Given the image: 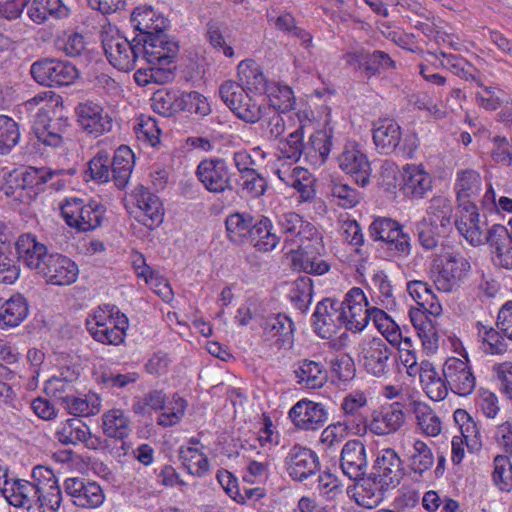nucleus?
I'll return each mask as SVG.
<instances>
[{"instance_id":"f257e3e1","label":"nucleus","mask_w":512,"mask_h":512,"mask_svg":"<svg viewBox=\"0 0 512 512\" xmlns=\"http://www.w3.org/2000/svg\"><path fill=\"white\" fill-rule=\"evenodd\" d=\"M349 296L350 290L341 302L336 299L325 298L317 304L313 314V325L319 337L330 339L342 326L355 332V328L350 325V320H352L350 306L353 304L348 302Z\"/></svg>"},{"instance_id":"f03ea898","label":"nucleus","mask_w":512,"mask_h":512,"mask_svg":"<svg viewBox=\"0 0 512 512\" xmlns=\"http://www.w3.org/2000/svg\"><path fill=\"white\" fill-rule=\"evenodd\" d=\"M102 47L108 62L124 72L133 70L141 53V41L135 37L129 41L118 30L106 28L101 33Z\"/></svg>"},{"instance_id":"7ed1b4c3","label":"nucleus","mask_w":512,"mask_h":512,"mask_svg":"<svg viewBox=\"0 0 512 512\" xmlns=\"http://www.w3.org/2000/svg\"><path fill=\"white\" fill-rule=\"evenodd\" d=\"M433 268L436 271L434 283L437 289L452 293L467 278L471 265L462 253L447 251L433 260Z\"/></svg>"},{"instance_id":"20e7f679","label":"nucleus","mask_w":512,"mask_h":512,"mask_svg":"<svg viewBox=\"0 0 512 512\" xmlns=\"http://www.w3.org/2000/svg\"><path fill=\"white\" fill-rule=\"evenodd\" d=\"M60 209L66 224L81 232L100 227L106 213V207L100 201L89 200L85 203L80 198L66 199Z\"/></svg>"},{"instance_id":"39448f33","label":"nucleus","mask_w":512,"mask_h":512,"mask_svg":"<svg viewBox=\"0 0 512 512\" xmlns=\"http://www.w3.org/2000/svg\"><path fill=\"white\" fill-rule=\"evenodd\" d=\"M30 74L34 81L42 86L61 87L73 84L79 76V71L69 61L42 58L31 65Z\"/></svg>"},{"instance_id":"423d86ee","label":"nucleus","mask_w":512,"mask_h":512,"mask_svg":"<svg viewBox=\"0 0 512 512\" xmlns=\"http://www.w3.org/2000/svg\"><path fill=\"white\" fill-rule=\"evenodd\" d=\"M281 236L289 252L303 251L309 248V242L319 239L316 227L305 221L299 214L289 212L279 219Z\"/></svg>"},{"instance_id":"0eeeda50","label":"nucleus","mask_w":512,"mask_h":512,"mask_svg":"<svg viewBox=\"0 0 512 512\" xmlns=\"http://www.w3.org/2000/svg\"><path fill=\"white\" fill-rule=\"evenodd\" d=\"M349 297L348 302L353 304L350 306V311H352L350 325L355 328V332L362 331L370 320L382 332L389 330L390 325L395 324L391 317L382 309L369 307L367 297L361 288L353 287L350 289Z\"/></svg>"},{"instance_id":"6e6552de","label":"nucleus","mask_w":512,"mask_h":512,"mask_svg":"<svg viewBox=\"0 0 512 512\" xmlns=\"http://www.w3.org/2000/svg\"><path fill=\"white\" fill-rule=\"evenodd\" d=\"M141 41L143 59L150 65H172L179 54L180 46L165 30L152 36L138 37Z\"/></svg>"},{"instance_id":"1a4fd4ad","label":"nucleus","mask_w":512,"mask_h":512,"mask_svg":"<svg viewBox=\"0 0 512 512\" xmlns=\"http://www.w3.org/2000/svg\"><path fill=\"white\" fill-rule=\"evenodd\" d=\"M343 59L347 65L361 70L368 78L397 67L388 53L381 50L371 51L363 47L346 52Z\"/></svg>"},{"instance_id":"9d476101","label":"nucleus","mask_w":512,"mask_h":512,"mask_svg":"<svg viewBox=\"0 0 512 512\" xmlns=\"http://www.w3.org/2000/svg\"><path fill=\"white\" fill-rule=\"evenodd\" d=\"M392 349L379 337L361 344L360 361L366 372L374 377H385L390 371Z\"/></svg>"},{"instance_id":"9b49d317","label":"nucleus","mask_w":512,"mask_h":512,"mask_svg":"<svg viewBox=\"0 0 512 512\" xmlns=\"http://www.w3.org/2000/svg\"><path fill=\"white\" fill-rule=\"evenodd\" d=\"M199 181L212 193L234 191L226 161L221 158L202 160L196 171Z\"/></svg>"},{"instance_id":"f8f14e48","label":"nucleus","mask_w":512,"mask_h":512,"mask_svg":"<svg viewBox=\"0 0 512 512\" xmlns=\"http://www.w3.org/2000/svg\"><path fill=\"white\" fill-rule=\"evenodd\" d=\"M405 419L403 404L393 402L379 411H374L369 422L365 417H360V422L364 432L369 429L373 434L382 436L398 431L404 425Z\"/></svg>"},{"instance_id":"ddd939ff","label":"nucleus","mask_w":512,"mask_h":512,"mask_svg":"<svg viewBox=\"0 0 512 512\" xmlns=\"http://www.w3.org/2000/svg\"><path fill=\"white\" fill-rule=\"evenodd\" d=\"M47 257L36 273L45 278L48 284L64 286L77 280L79 270L74 261L57 252Z\"/></svg>"},{"instance_id":"4468645a","label":"nucleus","mask_w":512,"mask_h":512,"mask_svg":"<svg viewBox=\"0 0 512 512\" xmlns=\"http://www.w3.org/2000/svg\"><path fill=\"white\" fill-rule=\"evenodd\" d=\"M288 475L295 481L302 482L320 470L319 457L313 450L295 444L285 457Z\"/></svg>"},{"instance_id":"2eb2a0df","label":"nucleus","mask_w":512,"mask_h":512,"mask_svg":"<svg viewBox=\"0 0 512 512\" xmlns=\"http://www.w3.org/2000/svg\"><path fill=\"white\" fill-rule=\"evenodd\" d=\"M64 491L75 506L85 509L97 508L105 499L100 485L84 478H67L64 481Z\"/></svg>"},{"instance_id":"dca6fc26","label":"nucleus","mask_w":512,"mask_h":512,"mask_svg":"<svg viewBox=\"0 0 512 512\" xmlns=\"http://www.w3.org/2000/svg\"><path fill=\"white\" fill-rule=\"evenodd\" d=\"M442 374L453 393L468 396L473 392L476 379L466 361L456 357L448 358L443 365Z\"/></svg>"},{"instance_id":"f3484780","label":"nucleus","mask_w":512,"mask_h":512,"mask_svg":"<svg viewBox=\"0 0 512 512\" xmlns=\"http://www.w3.org/2000/svg\"><path fill=\"white\" fill-rule=\"evenodd\" d=\"M370 474L378 478L382 487H397L405 475L403 463L395 450L388 448L379 452Z\"/></svg>"},{"instance_id":"a211bd4d","label":"nucleus","mask_w":512,"mask_h":512,"mask_svg":"<svg viewBox=\"0 0 512 512\" xmlns=\"http://www.w3.org/2000/svg\"><path fill=\"white\" fill-rule=\"evenodd\" d=\"M75 111L80 127L93 137H99L112 128L111 117L99 104L89 101L80 103Z\"/></svg>"},{"instance_id":"6ab92c4d","label":"nucleus","mask_w":512,"mask_h":512,"mask_svg":"<svg viewBox=\"0 0 512 512\" xmlns=\"http://www.w3.org/2000/svg\"><path fill=\"white\" fill-rule=\"evenodd\" d=\"M289 417L299 429L317 430L325 425L328 414L321 403L302 399L290 409Z\"/></svg>"},{"instance_id":"aec40b11","label":"nucleus","mask_w":512,"mask_h":512,"mask_svg":"<svg viewBox=\"0 0 512 512\" xmlns=\"http://www.w3.org/2000/svg\"><path fill=\"white\" fill-rule=\"evenodd\" d=\"M265 341L277 349H289L293 345L294 324L285 314H272L261 324Z\"/></svg>"},{"instance_id":"412c9836","label":"nucleus","mask_w":512,"mask_h":512,"mask_svg":"<svg viewBox=\"0 0 512 512\" xmlns=\"http://www.w3.org/2000/svg\"><path fill=\"white\" fill-rule=\"evenodd\" d=\"M339 167L355 182L364 187L370 181L371 164L366 154L357 146H346L337 158Z\"/></svg>"},{"instance_id":"4be33fe9","label":"nucleus","mask_w":512,"mask_h":512,"mask_svg":"<svg viewBox=\"0 0 512 512\" xmlns=\"http://www.w3.org/2000/svg\"><path fill=\"white\" fill-rule=\"evenodd\" d=\"M340 467L344 475L352 481H359L366 475V448L360 440H349L345 443L341 450Z\"/></svg>"},{"instance_id":"5701e85b","label":"nucleus","mask_w":512,"mask_h":512,"mask_svg":"<svg viewBox=\"0 0 512 512\" xmlns=\"http://www.w3.org/2000/svg\"><path fill=\"white\" fill-rule=\"evenodd\" d=\"M132 195L141 210L138 221L151 230L160 226L164 218V209L160 198L143 185H138Z\"/></svg>"},{"instance_id":"b1692460","label":"nucleus","mask_w":512,"mask_h":512,"mask_svg":"<svg viewBox=\"0 0 512 512\" xmlns=\"http://www.w3.org/2000/svg\"><path fill=\"white\" fill-rule=\"evenodd\" d=\"M25 196L29 199H35L50 183L55 190H60L65 183L62 180L52 182V179L63 173V170H51L50 168L26 167L22 169Z\"/></svg>"},{"instance_id":"393cba45","label":"nucleus","mask_w":512,"mask_h":512,"mask_svg":"<svg viewBox=\"0 0 512 512\" xmlns=\"http://www.w3.org/2000/svg\"><path fill=\"white\" fill-rule=\"evenodd\" d=\"M40 491L30 481L14 479L9 482L8 486L3 487L2 494L10 505L31 510L32 508H38Z\"/></svg>"},{"instance_id":"a878e982","label":"nucleus","mask_w":512,"mask_h":512,"mask_svg":"<svg viewBox=\"0 0 512 512\" xmlns=\"http://www.w3.org/2000/svg\"><path fill=\"white\" fill-rule=\"evenodd\" d=\"M15 246L18 259L35 272L41 269L42 263L51 254L48 252L47 246L38 241L37 237L31 233L20 235Z\"/></svg>"},{"instance_id":"bb28decb","label":"nucleus","mask_w":512,"mask_h":512,"mask_svg":"<svg viewBox=\"0 0 512 512\" xmlns=\"http://www.w3.org/2000/svg\"><path fill=\"white\" fill-rule=\"evenodd\" d=\"M113 310L106 306V309L99 308L86 320V326L91 336L98 342L110 345L121 344L120 332L109 330Z\"/></svg>"},{"instance_id":"cd10ccee","label":"nucleus","mask_w":512,"mask_h":512,"mask_svg":"<svg viewBox=\"0 0 512 512\" xmlns=\"http://www.w3.org/2000/svg\"><path fill=\"white\" fill-rule=\"evenodd\" d=\"M432 190V178L417 166H407L402 175L401 191L411 200H419Z\"/></svg>"},{"instance_id":"c85d7f7f","label":"nucleus","mask_w":512,"mask_h":512,"mask_svg":"<svg viewBox=\"0 0 512 512\" xmlns=\"http://www.w3.org/2000/svg\"><path fill=\"white\" fill-rule=\"evenodd\" d=\"M481 189V176L472 169L461 170L457 173L455 190L458 205L462 210L475 208L474 199Z\"/></svg>"},{"instance_id":"c756f323","label":"nucleus","mask_w":512,"mask_h":512,"mask_svg":"<svg viewBox=\"0 0 512 512\" xmlns=\"http://www.w3.org/2000/svg\"><path fill=\"white\" fill-rule=\"evenodd\" d=\"M132 26L139 32L136 37L152 36L166 30L167 19L151 6H139L131 14Z\"/></svg>"},{"instance_id":"7c9ffc66","label":"nucleus","mask_w":512,"mask_h":512,"mask_svg":"<svg viewBox=\"0 0 512 512\" xmlns=\"http://www.w3.org/2000/svg\"><path fill=\"white\" fill-rule=\"evenodd\" d=\"M62 119H52L50 114L36 113L33 132L39 142L46 146L58 147L62 143V131L65 127Z\"/></svg>"},{"instance_id":"2f4dec72","label":"nucleus","mask_w":512,"mask_h":512,"mask_svg":"<svg viewBox=\"0 0 512 512\" xmlns=\"http://www.w3.org/2000/svg\"><path fill=\"white\" fill-rule=\"evenodd\" d=\"M401 127L391 119L378 120L374 123L373 141L382 154L396 151L401 141Z\"/></svg>"},{"instance_id":"473e14b6","label":"nucleus","mask_w":512,"mask_h":512,"mask_svg":"<svg viewBox=\"0 0 512 512\" xmlns=\"http://www.w3.org/2000/svg\"><path fill=\"white\" fill-rule=\"evenodd\" d=\"M420 382L427 396L433 401H441L448 395V383L429 361L420 364Z\"/></svg>"},{"instance_id":"72a5a7b5","label":"nucleus","mask_w":512,"mask_h":512,"mask_svg":"<svg viewBox=\"0 0 512 512\" xmlns=\"http://www.w3.org/2000/svg\"><path fill=\"white\" fill-rule=\"evenodd\" d=\"M238 77L242 85L250 92L265 94L270 86L262 68L252 59H246L238 65Z\"/></svg>"},{"instance_id":"f704fd0d","label":"nucleus","mask_w":512,"mask_h":512,"mask_svg":"<svg viewBox=\"0 0 512 512\" xmlns=\"http://www.w3.org/2000/svg\"><path fill=\"white\" fill-rule=\"evenodd\" d=\"M134 163V153L128 146L121 145L116 149L110 166L112 180L119 189L125 188L128 184Z\"/></svg>"},{"instance_id":"c9c22d12","label":"nucleus","mask_w":512,"mask_h":512,"mask_svg":"<svg viewBox=\"0 0 512 512\" xmlns=\"http://www.w3.org/2000/svg\"><path fill=\"white\" fill-rule=\"evenodd\" d=\"M298 384L308 388L322 387L328 379L327 370L320 362L304 359L298 362L294 371Z\"/></svg>"},{"instance_id":"e433bc0d","label":"nucleus","mask_w":512,"mask_h":512,"mask_svg":"<svg viewBox=\"0 0 512 512\" xmlns=\"http://www.w3.org/2000/svg\"><path fill=\"white\" fill-rule=\"evenodd\" d=\"M280 237L272 232V223L269 218L254 217V225L251 227L248 242L260 251L273 250L279 243Z\"/></svg>"},{"instance_id":"4c0bfd02","label":"nucleus","mask_w":512,"mask_h":512,"mask_svg":"<svg viewBox=\"0 0 512 512\" xmlns=\"http://www.w3.org/2000/svg\"><path fill=\"white\" fill-rule=\"evenodd\" d=\"M68 15V8L61 0H32L28 8L29 18L36 24H43L50 18L61 19Z\"/></svg>"},{"instance_id":"58836bf2","label":"nucleus","mask_w":512,"mask_h":512,"mask_svg":"<svg viewBox=\"0 0 512 512\" xmlns=\"http://www.w3.org/2000/svg\"><path fill=\"white\" fill-rule=\"evenodd\" d=\"M467 215L462 216L459 220L455 221L458 231L465 237V239L472 245L477 246L484 242L486 233V223H481L477 207L464 210Z\"/></svg>"},{"instance_id":"ea45409f","label":"nucleus","mask_w":512,"mask_h":512,"mask_svg":"<svg viewBox=\"0 0 512 512\" xmlns=\"http://www.w3.org/2000/svg\"><path fill=\"white\" fill-rule=\"evenodd\" d=\"M332 146V135L326 130L313 133L305 145V158L314 165H322L328 158Z\"/></svg>"},{"instance_id":"a19ab883","label":"nucleus","mask_w":512,"mask_h":512,"mask_svg":"<svg viewBox=\"0 0 512 512\" xmlns=\"http://www.w3.org/2000/svg\"><path fill=\"white\" fill-rule=\"evenodd\" d=\"M254 225V217L248 213H233L225 220L227 235L235 244L248 242L251 227Z\"/></svg>"},{"instance_id":"79ce46f5","label":"nucleus","mask_w":512,"mask_h":512,"mask_svg":"<svg viewBox=\"0 0 512 512\" xmlns=\"http://www.w3.org/2000/svg\"><path fill=\"white\" fill-rule=\"evenodd\" d=\"M426 215L423 219L438 223L445 232L452 223L453 206L451 201L443 196L433 197L426 208Z\"/></svg>"},{"instance_id":"37998d69","label":"nucleus","mask_w":512,"mask_h":512,"mask_svg":"<svg viewBox=\"0 0 512 512\" xmlns=\"http://www.w3.org/2000/svg\"><path fill=\"white\" fill-rule=\"evenodd\" d=\"M68 412L74 416L88 417L100 412L101 399L95 393H89L84 397L66 396L63 399Z\"/></svg>"},{"instance_id":"c03bdc74","label":"nucleus","mask_w":512,"mask_h":512,"mask_svg":"<svg viewBox=\"0 0 512 512\" xmlns=\"http://www.w3.org/2000/svg\"><path fill=\"white\" fill-rule=\"evenodd\" d=\"M411 408L415 414L418 428L427 436H437L441 432V421L430 406L423 402L413 401Z\"/></svg>"},{"instance_id":"a18cd8bd","label":"nucleus","mask_w":512,"mask_h":512,"mask_svg":"<svg viewBox=\"0 0 512 512\" xmlns=\"http://www.w3.org/2000/svg\"><path fill=\"white\" fill-rule=\"evenodd\" d=\"M362 480V492L358 493L357 502L366 507L373 508L379 505L385 496V492L391 489L390 487H382V483H378V478L372 474H368L360 479Z\"/></svg>"},{"instance_id":"49530a36","label":"nucleus","mask_w":512,"mask_h":512,"mask_svg":"<svg viewBox=\"0 0 512 512\" xmlns=\"http://www.w3.org/2000/svg\"><path fill=\"white\" fill-rule=\"evenodd\" d=\"M27 314V302L23 296L17 294L0 307V323L5 326H17L27 317Z\"/></svg>"},{"instance_id":"de8ad7c7","label":"nucleus","mask_w":512,"mask_h":512,"mask_svg":"<svg viewBox=\"0 0 512 512\" xmlns=\"http://www.w3.org/2000/svg\"><path fill=\"white\" fill-rule=\"evenodd\" d=\"M102 428L107 437L124 439L130 433L129 419L121 409H111L102 416Z\"/></svg>"},{"instance_id":"09e8293b","label":"nucleus","mask_w":512,"mask_h":512,"mask_svg":"<svg viewBox=\"0 0 512 512\" xmlns=\"http://www.w3.org/2000/svg\"><path fill=\"white\" fill-rule=\"evenodd\" d=\"M89 435V427L79 418H69L61 423L55 432V438L63 445H76Z\"/></svg>"},{"instance_id":"8fccbe9b","label":"nucleus","mask_w":512,"mask_h":512,"mask_svg":"<svg viewBox=\"0 0 512 512\" xmlns=\"http://www.w3.org/2000/svg\"><path fill=\"white\" fill-rule=\"evenodd\" d=\"M304 127L301 125L290 133L287 138L280 139L278 152L281 158L298 162L302 155L305 156Z\"/></svg>"},{"instance_id":"3c124183","label":"nucleus","mask_w":512,"mask_h":512,"mask_svg":"<svg viewBox=\"0 0 512 512\" xmlns=\"http://www.w3.org/2000/svg\"><path fill=\"white\" fill-rule=\"evenodd\" d=\"M477 330L485 353L500 355L507 351L506 336L499 329L497 330L477 322Z\"/></svg>"},{"instance_id":"603ef678","label":"nucleus","mask_w":512,"mask_h":512,"mask_svg":"<svg viewBox=\"0 0 512 512\" xmlns=\"http://www.w3.org/2000/svg\"><path fill=\"white\" fill-rule=\"evenodd\" d=\"M270 106L277 112H288L295 105V97L292 89L288 85L281 83H270L269 88L265 92Z\"/></svg>"},{"instance_id":"864d4df0","label":"nucleus","mask_w":512,"mask_h":512,"mask_svg":"<svg viewBox=\"0 0 512 512\" xmlns=\"http://www.w3.org/2000/svg\"><path fill=\"white\" fill-rule=\"evenodd\" d=\"M409 460L411 470L422 476L431 469L435 459L428 445L421 440H416L413 444V450Z\"/></svg>"},{"instance_id":"5fc2aeb1","label":"nucleus","mask_w":512,"mask_h":512,"mask_svg":"<svg viewBox=\"0 0 512 512\" xmlns=\"http://www.w3.org/2000/svg\"><path fill=\"white\" fill-rule=\"evenodd\" d=\"M20 275V267L8 243H0V283L13 284Z\"/></svg>"},{"instance_id":"6e6d98bb","label":"nucleus","mask_w":512,"mask_h":512,"mask_svg":"<svg viewBox=\"0 0 512 512\" xmlns=\"http://www.w3.org/2000/svg\"><path fill=\"white\" fill-rule=\"evenodd\" d=\"M179 457L183 466L192 475L201 477L209 470L208 458L196 448L181 447Z\"/></svg>"},{"instance_id":"4d7b16f0","label":"nucleus","mask_w":512,"mask_h":512,"mask_svg":"<svg viewBox=\"0 0 512 512\" xmlns=\"http://www.w3.org/2000/svg\"><path fill=\"white\" fill-rule=\"evenodd\" d=\"M415 231L422 248L425 250H433L438 246L440 234L444 230L438 223H433L422 218L415 223Z\"/></svg>"},{"instance_id":"13d9d810","label":"nucleus","mask_w":512,"mask_h":512,"mask_svg":"<svg viewBox=\"0 0 512 512\" xmlns=\"http://www.w3.org/2000/svg\"><path fill=\"white\" fill-rule=\"evenodd\" d=\"M110 158L106 151H99L89 162L85 175L98 183L110 180Z\"/></svg>"},{"instance_id":"bf43d9fd","label":"nucleus","mask_w":512,"mask_h":512,"mask_svg":"<svg viewBox=\"0 0 512 512\" xmlns=\"http://www.w3.org/2000/svg\"><path fill=\"white\" fill-rule=\"evenodd\" d=\"M230 110L242 121L254 124L265 115L266 108L249 96V101L239 100Z\"/></svg>"},{"instance_id":"052dcab7","label":"nucleus","mask_w":512,"mask_h":512,"mask_svg":"<svg viewBox=\"0 0 512 512\" xmlns=\"http://www.w3.org/2000/svg\"><path fill=\"white\" fill-rule=\"evenodd\" d=\"M20 132L18 124L10 117L0 115V153L8 152L18 144Z\"/></svg>"},{"instance_id":"680f3d73","label":"nucleus","mask_w":512,"mask_h":512,"mask_svg":"<svg viewBox=\"0 0 512 512\" xmlns=\"http://www.w3.org/2000/svg\"><path fill=\"white\" fill-rule=\"evenodd\" d=\"M177 107H179V110L195 113L200 116H206L211 112L206 97L196 91L183 93L179 98Z\"/></svg>"},{"instance_id":"e2e57ef3","label":"nucleus","mask_w":512,"mask_h":512,"mask_svg":"<svg viewBox=\"0 0 512 512\" xmlns=\"http://www.w3.org/2000/svg\"><path fill=\"white\" fill-rule=\"evenodd\" d=\"M492 477L495 485L501 491L512 489V464L506 456L498 455L494 458Z\"/></svg>"},{"instance_id":"0e129e2a","label":"nucleus","mask_w":512,"mask_h":512,"mask_svg":"<svg viewBox=\"0 0 512 512\" xmlns=\"http://www.w3.org/2000/svg\"><path fill=\"white\" fill-rule=\"evenodd\" d=\"M166 395L161 390H151L143 397L136 398L132 409L134 413L145 415L152 410H161L165 408Z\"/></svg>"},{"instance_id":"69168bd1","label":"nucleus","mask_w":512,"mask_h":512,"mask_svg":"<svg viewBox=\"0 0 512 512\" xmlns=\"http://www.w3.org/2000/svg\"><path fill=\"white\" fill-rule=\"evenodd\" d=\"M240 189L242 196L257 198L262 196L267 189V181L256 170L240 176Z\"/></svg>"},{"instance_id":"338daca9","label":"nucleus","mask_w":512,"mask_h":512,"mask_svg":"<svg viewBox=\"0 0 512 512\" xmlns=\"http://www.w3.org/2000/svg\"><path fill=\"white\" fill-rule=\"evenodd\" d=\"M407 290L410 296L424 311H429V308L433 307L435 296L426 282L420 280L410 281L407 283Z\"/></svg>"},{"instance_id":"774afa93","label":"nucleus","mask_w":512,"mask_h":512,"mask_svg":"<svg viewBox=\"0 0 512 512\" xmlns=\"http://www.w3.org/2000/svg\"><path fill=\"white\" fill-rule=\"evenodd\" d=\"M151 100L153 110L159 115L169 117L179 110L177 107L179 98L172 92L158 90L153 94Z\"/></svg>"}]
</instances>
